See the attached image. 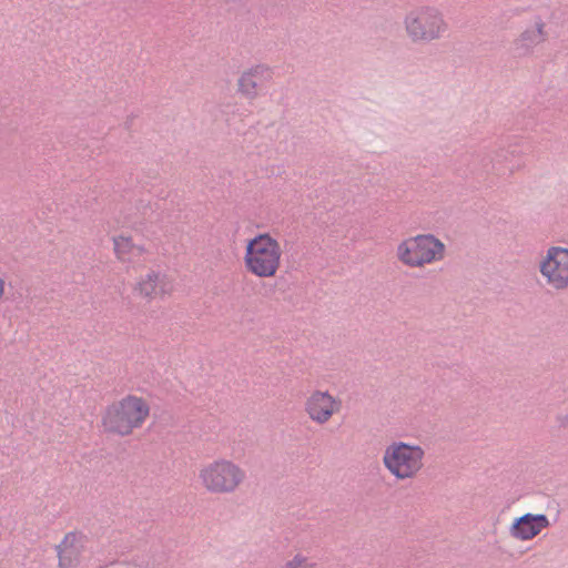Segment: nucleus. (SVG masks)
Returning a JSON list of instances; mask_svg holds the SVG:
<instances>
[{"label": "nucleus", "mask_w": 568, "mask_h": 568, "mask_svg": "<svg viewBox=\"0 0 568 568\" xmlns=\"http://www.w3.org/2000/svg\"><path fill=\"white\" fill-rule=\"evenodd\" d=\"M151 415L146 398L126 394L108 404L100 416V427L113 437H129L142 428Z\"/></svg>", "instance_id": "f257e3e1"}, {"label": "nucleus", "mask_w": 568, "mask_h": 568, "mask_svg": "<svg viewBox=\"0 0 568 568\" xmlns=\"http://www.w3.org/2000/svg\"><path fill=\"white\" fill-rule=\"evenodd\" d=\"M283 248L270 233H258L246 241L243 263L247 273L258 278H272L282 267Z\"/></svg>", "instance_id": "f03ea898"}, {"label": "nucleus", "mask_w": 568, "mask_h": 568, "mask_svg": "<svg viewBox=\"0 0 568 568\" xmlns=\"http://www.w3.org/2000/svg\"><path fill=\"white\" fill-rule=\"evenodd\" d=\"M245 479V470L225 457H217L201 465L196 474L199 487L211 495L234 494Z\"/></svg>", "instance_id": "7ed1b4c3"}, {"label": "nucleus", "mask_w": 568, "mask_h": 568, "mask_svg": "<svg viewBox=\"0 0 568 568\" xmlns=\"http://www.w3.org/2000/svg\"><path fill=\"white\" fill-rule=\"evenodd\" d=\"M445 244L433 234H417L402 240L395 251L400 264L409 268H423L444 260Z\"/></svg>", "instance_id": "20e7f679"}, {"label": "nucleus", "mask_w": 568, "mask_h": 568, "mask_svg": "<svg viewBox=\"0 0 568 568\" xmlns=\"http://www.w3.org/2000/svg\"><path fill=\"white\" fill-rule=\"evenodd\" d=\"M425 450L422 446L405 442H393L383 454V465L397 480H409L418 476L424 467Z\"/></svg>", "instance_id": "39448f33"}, {"label": "nucleus", "mask_w": 568, "mask_h": 568, "mask_svg": "<svg viewBox=\"0 0 568 568\" xmlns=\"http://www.w3.org/2000/svg\"><path fill=\"white\" fill-rule=\"evenodd\" d=\"M537 270L546 287L555 292L568 290V246L549 245L540 254Z\"/></svg>", "instance_id": "423d86ee"}, {"label": "nucleus", "mask_w": 568, "mask_h": 568, "mask_svg": "<svg viewBox=\"0 0 568 568\" xmlns=\"http://www.w3.org/2000/svg\"><path fill=\"white\" fill-rule=\"evenodd\" d=\"M405 27L413 40L424 41L440 37L447 29L442 16L430 8L410 12L405 19Z\"/></svg>", "instance_id": "0eeeda50"}, {"label": "nucleus", "mask_w": 568, "mask_h": 568, "mask_svg": "<svg viewBox=\"0 0 568 568\" xmlns=\"http://www.w3.org/2000/svg\"><path fill=\"white\" fill-rule=\"evenodd\" d=\"M174 291V281L156 271H149L141 275L132 286L134 296L146 303L165 300L172 296Z\"/></svg>", "instance_id": "6e6552de"}, {"label": "nucleus", "mask_w": 568, "mask_h": 568, "mask_svg": "<svg viewBox=\"0 0 568 568\" xmlns=\"http://www.w3.org/2000/svg\"><path fill=\"white\" fill-rule=\"evenodd\" d=\"M342 409V400L328 390L314 389L304 400V412L316 425L327 424Z\"/></svg>", "instance_id": "1a4fd4ad"}, {"label": "nucleus", "mask_w": 568, "mask_h": 568, "mask_svg": "<svg viewBox=\"0 0 568 568\" xmlns=\"http://www.w3.org/2000/svg\"><path fill=\"white\" fill-rule=\"evenodd\" d=\"M87 537L77 531L64 535L57 546L59 568H75L80 565L85 551Z\"/></svg>", "instance_id": "9d476101"}, {"label": "nucleus", "mask_w": 568, "mask_h": 568, "mask_svg": "<svg viewBox=\"0 0 568 568\" xmlns=\"http://www.w3.org/2000/svg\"><path fill=\"white\" fill-rule=\"evenodd\" d=\"M549 525L550 523L546 515L527 513L515 519L509 527V534L517 540L528 541L548 528Z\"/></svg>", "instance_id": "9b49d317"}, {"label": "nucleus", "mask_w": 568, "mask_h": 568, "mask_svg": "<svg viewBox=\"0 0 568 568\" xmlns=\"http://www.w3.org/2000/svg\"><path fill=\"white\" fill-rule=\"evenodd\" d=\"M271 79L272 71L268 67L263 64L254 65L240 75L237 88L243 95L253 99L258 95L262 87L268 83Z\"/></svg>", "instance_id": "f8f14e48"}, {"label": "nucleus", "mask_w": 568, "mask_h": 568, "mask_svg": "<svg viewBox=\"0 0 568 568\" xmlns=\"http://www.w3.org/2000/svg\"><path fill=\"white\" fill-rule=\"evenodd\" d=\"M546 23L541 18H536L534 23L527 27L515 40L516 50L520 54L530 53L537 45L542 43L546 38Z\"/></svg>", "instance_id": "ddd939ff"}, {"label": "nucleus", "mask_w": 568, "mask_h": 568, "mask_svg": "<svg viewBox=\"0 0 568 568\" xmlns=\"http://www.w3.org/2000/svg\"><path fill=\"white\" fill-rule=\"evenodd\" d=\"M113 253L120 262H131L135 257L144 254L145 250L142 245L136 244L132 236L116 235L112 239Z\"/></svg>", "instance_id": "4468645a"}, {"label": "nucleus", "mask_w": 568, "mask_h": 568, "mask_svg": "<svg viewBox=\"0 0 568 568\" xmlns=\"http://www.w3.org/2000/svg\"><path fill=\"white\" fill-rule=\"evenodd\" d=\"M317 564L311 561L305 555L296 554L286 560L281 568H316Z\"/></svg>", "instance_id": "2eb2a0df"}]
</instances>
